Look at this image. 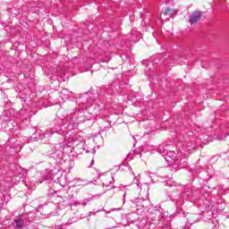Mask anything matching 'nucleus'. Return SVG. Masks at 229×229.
<instances>
[{
    "instance_id": "f257e3e1",
    "label": "nucleus",
    "mask_w": 229,
    "mask_h": 229,
    "mask_svg": "<svg viewBox=\"0 0 229 229\" xmlns=\"http://www.w3.org/2000/svg\"><path fill=\"white\" fill-rule=\"evenodd\" d=\"M165 160L167 161L169 165L173 164L175 165H182V164H185L186 157L182 154H176L174 151H169L165 156Z\"/></svg>"
},
{
    "instance_id": "423d86ee",
    "label": "nucleus",
    "mask_w": 229,
    "mask_h": 229,
    "mask_svg": "<svg viewBox=\"0 0 229 229\" xmlns=\"http://www.w3.org/2000/svg\"><path fill=\"white\" fill-rule=\"evenodd\" d=\"M14 224H15L16 228H22V226L24 225V221H22V219L19 218L17 220H14Z\"/></svg>"
},
{
    "instance_id": "f03ea898",
    "label": "nucleus",
    "mask_w": 229,
    "mask_h": 229,
    "mask_svg": "<svg viewBox=\"0 0 229 229\" xmlns=\"http://www.w3.org/2000/svg\"><path fill=\"white\" fill-rule=\"evenodd\" d=\"M202 13L199 11H195L191 13L190 18L188 20V22L190 24H196L199 21H200L202 17Z\"/></svg>"
},
{
    "instance_id": "0eeeda50",
    "label": "nucleus",
    "mask_w": 229,
    "mask_h": 229,
    "mask_svg": "<svg viewBox=\"0 0 229 229\" xmlns=\"http://www.w3.org/2000/svg\"><path fill=\"white\" fill-rule=\"evenodd\" d=\"M49 180H53V178H51V175H44L42 178H41V182H47Z\"/></svg>"
},
{
    "instance_id": "7ed1b4c3",
    "label": "nucleus",
    "mask_w": 229,
    "mask_h": 229,
    "mask_svg": "<svg viewBox=\"0 0 229 229\" xmlns=\"http://www.w3.org/2000/svg\"><path fill=\"white\" fill-rule=\"evenodd\" d=\"M102 183H103V187H106V189H114L115 186H114V177L108 175L106 177H105L102 180Z\"/></svg>"
},
{
    "instance_id": "1a4fd4ad",
    "label": "nucleus",
    "mask_w": 229,
    "mask_h": 229,
    "mask_svg": "<svg viewBox=\"0 0 229 229\" xmlns=\"http://www.w3.org/2000/svg\"><path fill=\"white\" fill-rule=\"evenodd\" d=\"M229 135V133L227 134V136Z\"/></svg>"
},
{
    "instance_id": "6e6552de",
    "label": "nucleus",
    "mask_w": 229,
    "mask_h": 229,
    "mask_svg": "<svg viewBox=\"0 0 229 229\" xmlns=\"http://www.w3.org/2000/svg\"><path fill=\"white\" fill-rule=\"evenodd\" d=\"M56 229H64V225H57Z\"/></svg>"
},
{
    "instance_id": "20e7f679",
    "label": "nucleus",
    "mask_w": 229,
    "mask_h": 229,
    "mask_svg": "<svg viewBox=\"0 0 229 229\" xmlns=\"http://www.w3.org/2000/svg\"><path fill=\"white\" fill-rule=\"evenodd\" d=\"M178 13V10L176 9H171L169 7H166L164 11V15H170L172 19L174 18V16Z\"/></svg>"
},
{
    "instance_id": "39448f33",
    "label": "nucleus",
    "mask_w": 229,
    "mask_h": 229,
    "mask_svg": "<svg viewBox=\"0 0 229 229\" xmlns=\"http://www.w3.org/2000/svg\"><path fill=\"white\" fill-rule=\"evenodd\" d=\"M137 210H142V208H146V200L142 199H137L135 201Z\"/></svg>"
}]
</instances>
